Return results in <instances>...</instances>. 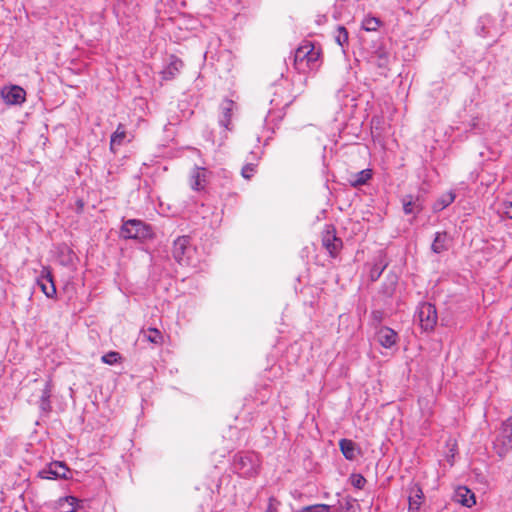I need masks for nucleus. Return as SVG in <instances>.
Instances as JSON below:
<instances>
[{"mask_svg": "<svg viewBox=\"0 0 512 512\" xmlns=\"http://www.w3.org/2000/svg\"><path fill=\"white\" fill-rule=\"evenodd\" d=\"M320 52L315 50L311 42H305L294 53V65L299 71L305 72L306 68L314 69L319 60Z\"/></svg>", "mask_w": 512, "mask_h": 512, "instance_id": "obj_1", "label": "nucleus"}, {"mask_svg": "<svg viewBox=\"0 0 512 512\" xmlns=\"http://www.w3.org/2000/svg\"><path fill=\"white\" fill-rule=\"evenodd\" d=\"M121 236L125 239L146 240L153 237V231L151 226L143 221L130 219L123 223Z\"/></svg>", "mask_w": 512, "mask_h": 512, "instance_id": "obj_2", "label": "nucleus"}, {"mask_svg": "<svg viewBox=\"0 0 512 512\" xmlns=\"http://www.w3.org/2000/svg\"><path fill=\"white\" fill-rule=\"evenodd\" d=\"M194 247L190 243L188 236H180L173 243L172 254L174 259L183 266H195L193 255Z\"/></svg>", "mask_w": 512, "mask_h": 512, "instance_id": "obj_3", "label": "nucleus"}, {"mask_svg": "<svg viewBox=\"0 0 512 512\" xmlns=\"http://www.w3.org/2000/svg\"><path fill=\"white\" fill-rule=\"evenodd\" d=\"M234 469L243 477H252L258 473L259 458L255 453H239L234 456Z\"/></svg>", "mask_w": 512, "mask_h": 512, "instance_id": "obj_4", "label": "nucleus"}, {"mask_svg": "<svg viewBox=\"0 0 512 512\" xmlns=\"http://www.w3.org/2000/svg\"><path fill=\"white\" fill-rule=\"evenodd\" d=\"M494 448L500 457L506 455L512 449V417L502 423L494 440Z\"/></svg>", "mask_w": 512, "mask_h": 512, "instance_id": "obj_5", "label": "nucleus"}, {"mask_svg": "<svg viewBox=\"0 0 512 512\" xmlns=\"http://www.w3.org/2000/svg\"><path fill=\"white\" fill-rule=\"evenodd\" d=\"M415 317L418 319L422 330L431 331L438 319L436 307L431 303L423 302L419 304Z\"/></svg>", "mask_w": 512, "mask_h": 512, "instance_id": "obj_6", "label": "nucleus"}, {"mask_svg": "<svg viewBox=\"0 0 512 512\" xmlns=\"http://www.w3.org/2000/svg\"><path fill=\"white\" fill-rule=\"evenodd\" d=\"M235 107H236L235 102L230 99H225L220 104V113L218 116V123L221 127L224 128V132L220 138L219 146H221L224 143V141L227 139V137H228L227 131H231L233 128L232 122H231V117H232V112L235 109Z\"/></svg>", "mask_w": 512, "mask_h": 512, "instance_id": "obj_7", "label": "nucleus"}, {"mask_svg": "<svg viewBox=\"0 0 512 512\" xmlns=\"http://www.w3.org/2000/svg\"><path fill=\"white\" fill-rule=\"evenodd\" d=\"M69 468L65 463L54 461L43 468L39 475L43 479H67Z\"/></svg>", "mask_w": 512, "mask_h": 512, "instance_id": "obj_8", "label": "nucleus"}, {"mask_svg": "<svg viewBox=\"0 0 512 512\" xmlns=\"http://www.w3.org/2000/svg\"><path fill=\"white\" fill-rule=\"evenodd\" d=\"M37 283L48 298H53L56 295V287L49 268L43 267Z\"/></svg>", "mask_w": 512, "mask_h": 512, "instance_id": "obj_9", "label": "nucleus"}, {"mask_svg": "<svg viewBox=\"0 0 512 512\" xmlns=\"http://www.w3.org/2000/svg\"><path fill=\"white\" fill-rule=\"evenodd\" d=\"M408 492L409 512H418L424 499L422 487L418 483H411Z\"/></svg>", "mask_w": 512, "mask_h": 512, "instance_id": "obj_10", "label": "nucleus"}, {"mask_svg": "<svg viewBox=\"0 0 512 512\" xmlns=\"http://www.w3.org/2000/svg\"><path fill=\"white\" fill-rule=\"evenodd\" d=\"M2 97L7 104L17 105L25 100L26 92L20 86H11L2 89Z\"/></svg>", "mask_w": 512, "mask_h": 512, "instance_id": "obj_11", "label": "nucleus"}, {"mask_svg": "<svg viewBox=\"0 0 512 512\" xmlns=\"http://www.w3.org/2000/svg\"><path fill=\"white\" fill-rule=\"evenodd\" d=\"M322 243L333 257L336 256L342 247V240L336 236L334 229H328L325 231L322 237Z\"/></svg>", "mask_w": 512, "mask_h": 512, "instance_id": "obj_12", "label": "nucleus"}, {"mask_svg": "<svg viewBox=\"0 0 512 512\" xmlns=\"http://www.w3.org/2000/svg\"><path fill=\"white\" fill-rule=\"evenodd\" d=\"M454 500L465 507L475 505V494L465 486H459L454 492Z\"/></svg>", "mask_w": 512, "mask_h": 512, "instance_id": "obj_13", "label": "nucleus"}, {"mask_svg": "<svg viewBox=\"0 0 512 512\" xmlns=\"http://www.w3.org/2000/svg\"><path fill=\"white\" fill-rule=\"evenodd\" d=\"M451 241L452 239L447 232H436L431 249L434 253L440 254L450 248Z\"/></svg>", "mask_w": 512, "mask_h": 512, "instance_id": "obj_14", "label": "nucleus"}, {"mask_svg": "<svg viewBox=\"0 0 512 512\" xmlns=\"http://www.w3.org/2000/svg\"><path fill=\"white\" fill-rule=\"evenodd\" d=\"M397 338V333L389 327H382L377 333V340L384 348H391L395 345Z\"/></svg>", "mask_w": 512, "mask_h": 512, "instance_id": "obj_15", "label": "nucleus"}, {"mask_svg": "<svg viewBox=\"0 0 512 512\" xmlns=\"http://www.w3.org/2000/svg\"><path fill=\"white\" fill-rule=\"evenodd\" d=\"M403 211L406 215H417L422 210V205L419 203V198L413 195H405L401 199Z\"/></svg>", "mask_w": 512, "mask_h": 512, "instance_id": "obj_16", "label": "nucleus"}, {"mask_svg": "<svg viewBox=\"0 0 512 512\" xmlns=\"http://www.w3.org/2000/svg\"><path fill=\"white\" fill-rule=\"evenodd\" d=\"M207 171L201 167H195L191 174V188L200 191L204 188L206 182Z\"/></svg>", "mask_w": 512, "mask_h": 512, "instance_id": "obj_17", "label": "nucleus"}, {"mask_svg": "<svg viewBox=\"0 0 512 512\" xmlns=\"http://www.w3.org/2000/svg\"><path fill=\"white\" fill-rule=\"evenodd\" d=\"M339 447L343 456L347 460H354L357 457L358 451L356 444L350 439H341L339 441Z\"/></svg>", "mask_w": 512, "mask_h": 512, "instance_id": "obj_18", "label": "nucleus"}, {"mask_svg": "<svg viewBox=\"0 0 512 512\" xmlns=\"http://www.w3.org/2000/svg\"><path fill=\"white\" fill-rule=\"evenodd\" d=\"M455 193L453 191H449L443 195H441L433 204V211L439 212L452 204L455 200Z\"/></svg>", "mask_w": 512, "mask_h": 512, "instance_id": "obj_19", "label": "nucleus"}, {"mask_svg": "<svg viewBox=\"0 0 512 512\" xmlns=\"http://www.w3.org/2000/svg\"><path fill=\"white\" fill-rule=\"evenodd\" d=\"M126 138V131L122 124H119L116 131L111 135L110 149L115 152L116 148L123 144Z\"/></svg>", "mask_w": 512, "mask_h": 512, "instance_id": "obj_20", "label": "nucleus"}, {"mask_svg": "<svg viewBox=\"0 0 512 512\" xmlns=\"http://www.w3.org/2000/svg\"><path fill=\"white\" fill-rule=\"evenodd\" d=\"M183 66V62L180 59L174 58L169 65L162 71V77L165 80L172 79L176 73L179 72Z\"/></svg>", "mask_w": 512, "mask_h": 512, "instance_id": "obj_21", "label": "nucleus"}, {"mask_svg": "<svg viewBox=\"0 0 512 512\" xmlns=\"http://www.w3.org/2000/svg\"><path fill=\"white\" fill-rule=\"evenodd\" d=\"M142 335H143V337L147 341H149V342H151L153 344H158L159 345V344H161L163 342V335L156 328H149V329H147L145 331L143 330L142 331Z\"/></svg>", "mask_w": 512, "mask_h": 512, "instance_id": "obj_22", "label": "nucleus"}, {"mask_svg": "<svg viewBox=\"0 0 512 512\" xmlns=\"http://www.w3.org/2000/svg\"><path fill=\"white\" fill-rule=\"evenodd\" d=\"M387 263L384 262L382 258H380L375 264L372 266L369 274V278L372 282L377 281L382 275L383 271L386 269Z\"/></svg>", "mask_w": 512, "mask_h": 512, "instance_id": "obj_23", "label": "nucleus"}, {"mask_svg": "<svg viewBox=\"0 0 512 512\" xmlns=\"http://www.w3.org/2000/svg\"><path fill=\"white\" fill-rule=\"evenodd\" d=\"M372 177V172L370 169H364L355 174L354 179L352 180V185L354 187H358L364 185L370 180Z\"/></svg>", "mask_w": 512, "mask_h": 512, "instance_id": "obj_24", "label": "nucleus"}, {"mask_svg": "<svg viewBox=\"0 0 512 512\" xmlns=\"http://www.w3.org/2000/svg\"><path fill=\"white\" fill-rule=\"evenodd\" d=\"M334 38L338 45L344 47L348 43V31L344 26H338Z\"/></svg>", "mask_w": 512, "mask_h": 512, "instance_id": "obj_25", "label": "nucleus"}, {"mask_svg": "<svg viewBox=\"0 0 512 512\" xmlns=\"http://www.w3.org/2000/svg\"><path fill=\"white\" fill-rule=\"evenodd\" d=\"M331 506L327 504H314L302 507L298 512H330Z\"/></svg>", "mask_w": 512, "mask_h": 512, "instance_id": "obj_26", "label": "nucleus"}, {"mask_svg": "<svg viewBox=\"0 0 512 512\" xmlns=\"http://www.w3.org/2000/svg\"><path fill=\"white\" fill-rule=\"evenodd\" d=\"M101 360L103 363L105 364H108V365H114L118 362H120L121 360V355L120 353L116 352V351H110L106 354H104L102 357H101Z\"/></svg>", "mask_w": 512, "mask_h": 512, "instance_id": "obj_27", "label": "nucleus"}, {"mask_svg": "<svg viewBox=\"0 0 512 512\" xmlns=\"http://www.w3.org/2000/svg\"><path fill=\"white\" fill-rule=\"evenodd\" d=\"M255 171H256V165L253 163H248L242 167L241 175L245 179H250L253 176V174L255 173Z\"/></svg>", "mask_w": 512, "mask_h": 512, "instance_id": "obj_28", "label": "nucleus"}, {"mask_svg": "<svg viewBox=\"0 0 512 512\" xmlns=\"http://www.w3.org/2000/svg\"><path fill=\"white\" fill-rule=\"evenodd\" d=\"M379 20L376 18H367L363 22V27L367 31H375L379 26Z\"/></svg>", "mask_w": 512, "mask_h": 512, "instance_id": "obj_29", "label": "nucleus"}, {"mask_svg": "<svg viewBox=\"0 0 512 512\" xmlns=\"http://www.w3.org/2000/svg\"><path fill=\"white\" fill-rule=\"evenodd\" d=\"M365 483H366V479L362 475H360V474L353 475L352 484L354 487H356L358 489H362L364 487Z\"/></svg>", "mask_w": 512, "mask_h": 512, "instance_id": "obj_30", "label": "nucleus"}, {"mask_svg": "<svg viewBox=\"0 0 512 512\" xmlns=\"http://www.w3.org/2000/svg\"><path fill=\"white\" fill-rule=\"evenodd\" d=\"M280 502L274 497L269 498L268 507L266 512H278V506Z\"/></svg>", "mask_w": 512, "mask_h": 512, "instance_id": "obj_31", "label": "nucleus"}, {"mask_svg": "<svg viewBox=\"0 0 512 512\" xmlns=\"http://www.w3.org/2000/svg\"><path fill=\"white\" fill-rule=\"evenodd\" d=\"M503 213L512 219V201H505L502 204Z\"/></svg>", "mask_w": 512, "mask_h": 512, "instance_id": "obj_32", "label": "nucleus"}, {"mask_svg": "<svg viewBox=\"0 0 512 512\" xmlns=\"http://www.w3.org/2000/svg\"><path fill=\"white\" fill-rule=\"evenodd\" d=\"M387 55L385 53H380L378 55V62H377V65L379 67H385L386 64H387Z\"/></svg>", "mask_w": 512, "mask_h": 512, "instance_id": "obj_33", "label": "nucleus"}, {"mask_svg": "<svg viewBox=\"0 0 512 512\" xmlns=\"http://www.w3.org/2000/svg\"><path fill=\"white\" fill-rule=\"evenodd\" d=\"M390 278H391V282H390L389 287H388V288H387V290H386V293H387V294H391V293L394 291V289H395V285H396V283H397V279H396V276H395V275H392Z\"/></svg>", "mask_w": 512, "mask_h": 512, "instance_id": "obj_34", "label": "nucleus"}, {"mask_svg": "<svg viewBox=\"0 0 512 512\" xmlns=\"http://www.w3.org/2000/svg\"><path fill=\"white\" fill-rule=\"evenodd\" d=\"M49 397H50V391L46 387L41 396V400H43V403H48Z\"/></svg>", "mask_w": 512, "mask_h": 512, "instance_id": "obj_35", "label": "nucleus"}, {"mask_svg": "<svg viewBox=\"0 0 512 512\" xmlns=\"http://www.w3.org/2000/svg\"><path fill=\"white\" fill-rule=\"evenodd\" d=\"M41 408L43 410H48L50 408V402L48 401V403H43V400H41Z\"/></svg>", "mask_w": 512, "mask_h": 512, "instance_id": "obj_36", "label": "nucleus"}]
</instances>
